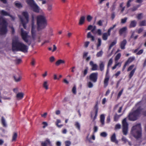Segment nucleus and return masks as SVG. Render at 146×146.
<instances>
[{
	"label": "nucleus",
	"mask_w": 146,
	"mask_h": 146,
	"mask_svg": "<svg viewBox=\"0 0 146 146\" xmlns=\"http://www.w3.org/2000/svg\"><path fill=\"white\" fill-rule=\"evenodd\" d=\"M36 22L38 31L44 29L47 25V20L46 18L43 15H40L37 16Z\"/></svg>",
	"instance_id": "nucleus-2"
},
{
	"label": "nucleus",
	"mask_w": 146,
	"mask_h": 146,
	"mask_svg": "<svg viewBox=\"0 0 146 146\" xmlns=\"http://www.w3.org/2000/svg\"><path fill=\"white\" fill-rule=\"evenodd\" d=\"M105 116L103 114H101L100 116V122L102 125H103L104 124Z\"/></svg>",
	"instance_id": "nucleus-28"
},
{
	"label": "nucleus",
	"mask_w": 146,
	"mask_h": 146,
	"mask_svg": "<svg viewBox=\"0 0 146 146\" xmlns=\"http://www.w3.org/2000/svg\"><path fill=\"white\" fill-rule=\"evenodd\" d=\"M98 73L97 72L91 73L89 76V80L94 83L97 81L98 78Z\"/></svg>",
	"instance_id": "nucleus-11"
},
{
	"label": "nucleus",
	"mask_w": 146,
	"mask_h": 146,
	"mask_svg": "<svg viewBox=\"0 0 146 146\" xmlns=\"http://www.w3.org/2000/svg\"><path fill=\"white\" fill-rule=\"evenodd\" d=\"M127 43V41L126 39H124L122 42H121L120 44V47L122 49H124L125 48V46Z\"/></svg>",
	"instance_id": "nucleus-17"
},
{
	"label": "nucleus",
	"mask_w": 146,
	"mask_h": 146,
	"mask_svg": "<svg viewBox=\"0 0 146 146\" xmlns=\"http://www.w3.org/2000/svg\"><path fill=\"white\" fill-rule=\"evenodd\" d=\"M143 52V49H141L139 50L137 53L136 54L138 55H139L141 54Z\"/></svg>",
	"instance_id": "nucleus-63"
},
{
	"label": "nucleus",
	"mask_w": 146,
	"mask_h": 146,
	"mask_svg": "<svg viewBox=\"0 0 146 146\" xmlns=\"http://www.w3.org/2000/svg\"><path fill=\"white\" fill-rule=\"evenodd\" d=\"M90 65L92 67L91 70L92 71L96 70H98V66L97 64H94L92 61L90 62Z\"/></svg>",
	"instance_id": "nucleus-13"
},
{
	"label": "nucleus",
	"mask_w": 146,
	"mask_h": 146,
	"mask_svg": "<svg viewBox=\"0 0 146 146\" xmlns=\"http://www.w3.org/2000/svg\"><path fill=\"white\" fill-rule=\"evenodd\" d=\"M49 60L50 62H52L54 61L55 58L54 56H52L50 58Z\"/></svg>",
	"instance_id": "nucleus-61"
},
{
	"label": "nucleus",
	"mask_w": 146,
	"mask_h": 146,
	"mask_svg": "<svg viewBox=\"0 0 146 146\" xmlns=\"http://www.w3.org/2000/svg\"><path fill=\"white\" fill-rule=\"evenodd\" d=\"M21 35L22 39L29 45H30L31 44V42H29L28 40V38L29 36L28 33L26 31H25L23 29H21Z\"/></svg>",
	"instance_id": "nucleus-7"
},
{
	"label": "nucleus",
	"mask_w": 146,
	"mask_h": 146,
	"mask_svg": "<svg viewBox=\"0 0 146 146\" xmlns=\"http://www.w3.org/2000/svg\"><path fill=\"white\" fill-rule=\"evenodd\" d=\"M146 21L143 20L141 21L140 23V26H145L146 25Z\"/></svg>",
	"instance_id": "nucleus-48"
},
{
	"label": "nucleus",
	"mask_w": 146,
	"mask_h": 146,
	"mask_svg": "<svg viewBox=\"0 0 146 146\" xmlns=\"http://www.w3.org/2000/svg\"><path fill=\"white\" fill-rule=\"evenodd\" d=\"M35 60L34 58H33L31 63V64L33 66H34L35 65Z\"/></svg>",
	"instance_id": "nucleus-58"
},
{
	"label": "nucleus",
	"mask_w": 146,
	"mask_h": 146,
	"mask_svg": "<svg viewBox=\"0 0 146 146\" xmlns=\"http://www.w3.org/2000/svg\"><path fill=\"white\" fill-rule=\"evenodd\" d=\"M87 20L88 22H90L92 19V17L90 15H88L87 17Z\"/></svg>",
	"instance_id": "nucleus-47"
},
{
	"label": "nucleus",
	"mask_w": 146,
	"mask_h": 146,
	"mask_svg": "<svg viewBox=\"0 0 146 146\" xmlns=\"http://www.w3.org/2000/svg\"><path fill=\"white\" fill-rule=\"evenodd\" d=\"M135 59V57L134 56L131 57L129 58L125 63L128 65L130 63L132 62Z\"/></svg>",
	"instance_id": "nucleus-19"
},
{
	"label": "nucleus",
	"mask_w": 146,
	"mask_h": 146,
	"mask_svg": "<svg viewBox=\"0 0 146 146\" xmlns=\"http://www.w3.org/2000/svg\"><path fill=\"white\" fill-rule=\"evenodd\" d=\"M122 115L121 114L119 115H118L117 113H116L114 117V121H117L119 117Z\"/></svg>",
	"instance_id": "nucleus-34"
},
{
	"label": "nucleus",
	"mask_w": 146,
	"mask_h": 146,
	"mask_svg": "<svg viewBox=\"0 0 146 146\" xmlns=\"http://www.w3.org/2000/svg\"><path fill=\"white\" fill-rule=\"evenodd\" d=\"M12 50L13 52L20 51L24 53L28 52V47L20 42L18 39L12 40Z\"/></svg>",
	"instance_id": "nucleus-1"
},
{
	"label": "nucleus",
	"mask_w": 146,
	"mask_h": 146,
	"mask_svg": "<svg viewBox=\"0 0 146 146\" xmlns=\"http://www.w3.org/2000/svg\"><path fill=\"white\" fill-rule=\"evenodd\" d=\"M32 17V24H31V33L33 39L35 40V39L36 34L35 30V27L34 26V16L33 14L31 16Z\"/></svg>",
	"instance_id": "nucleus-8"
},
{
	"label": "nucleus",
	"mask_w": 146,
	"mask_h": 146,
	"mask_svg": "<svg viewBox=\"0 0 146 146\" xmlns=\"http://www.w3.org/2000/svg\"><path fill=\"white\" fill-rule=\"evenodd\" d=\"M110 36L107 33H104L102 36L103 39L104 40H106L108 39V37Z\"/></svg>",
	"instance_id": "nucleus-33"
},
{
	"label": "nucleus",
	"mask_w": 146,
	"mask_h": 146,
	"mask_svg": "<svg viewBox=\"0 0 146 146\" xmlns=\"http://www.w3.org/2000/svg\"><path fill=\"white\" fill-rule=\"evenodd\" d=\"M112 62L113 60L112 58H111L109 60L108 62L107 66L108 68L109 66H110V65H111L112 64Z\"/></svg>",
	"instance_id": "nucleus-44"
},
{
	"label": "nucleus",
	"mask_w": 146,
	"mask_h": 146,
	"mask_svg": "<svg viewBox=\"0 0 146 146\" xmlns=\"http://www.w3.org/2000/svg\"><path fill=\"white\" fill-rule=\"evenodd\" d=\"M109 79L110 78L109 76H105L104 80V88L106 87L108 85Z\"/></svg>",
	"instance_id": "nucleus-18"
},
{
	"label": "nucleus",
	"mask_w": 146,
	"mask_h": 146,
	"mask_svg": "<svg viewBox=\"0 0 146 146\" xmlns=\"http://www.w3.org/2000/svg\"><path fill=\"white\" fill-rule=\"evenodd\" d=\"M42 86L45 90H47L48 89V85L47 81H44L42 84Z\"/></svg>",
	"instance_id": "nucleus-30"
},
{
	"label": "nucleus",
	"mask_w": 146,
	"mask_h": 146,
	"mask_svg": "<svg viewBox=\"0 0 146 146\" xmlns=\"http://www.w3.org/2000/svg\"><path fill=\"white\" fill-rule=\"evenodd\" d=\"M103 53V52L102 50H101L99 52H98L97 54H96V56L97 57H99L101 56L102 55Z\"/></svg>",
	"instance_id": "nucleus-43"
},
{
	"label": "nucleus",
	"mask_w": 146,
	"mask_h": 146,
	"mask_svg": "<svg viewBox=\"0 0 146 146\" xmlns=\"http://www.w3.org/2000/svg\"><path fill=\"white\" fill-rule=\"evenodd\" d=\"M88 67H85V69L82 71V76L85 77L88 74Z\"/></svg>",
	"instance_id": "nucleus-24"
},
{
	"label": "nucleus",
	"mask_w": 146,
	"mask_h": 146,
	"mask_svg": "<svg viewBox=\"0 0 146 146\" xmlns=\"http://www.w3.org/2000/svg\"><path fill=\"white\" fill-rule=\"evenodd\" d=\"M23 16L25 17L26 20V21H24L22 17L20 18V20L23 24V26L25 29L26 28V25L28 23L29 21V16L28 13L26 11L23 12L22 13Z\"/></svg>",
	"instance_id": "nucleus-6"
},
{
	"label": "nucleus",
	"mask_w": 146,
	"mask_h": 146,
	"mask_svg": "<svg viewBox=\"0 0 146 146\" xmlns=\"http://www.w3.org/2000/svg\"><path fill=\"white\" fill-rule=\"evenodd\" d=\"M123 91V89H122L121 90H120L117 96V98H120L122 94V92Z\"/></svg>",
	"instance_id": "nucleus-56"
},
{
	"label": "nucleus",
	"mask_w": 146,
	"mask_h": 146,
	"mask_svg": "<svg viewBox=\"0 0 146 146\" xmlns=\"http://www.w3.org/2000/svg\"><path fill=\"white\" fill-rule=\"evenodd\" d=\"M72 91L74 94H76V88L75 86H74L72 88Z\"/></svg>",
	"instance_id": "nucleus-53"
},
{
	"label": "nucleus",
	"mask_w": 146,
	"mask_h": 146,
	"mask_svg": "<svg viewBox=\"0 0 146 146\" xmlns=\"http://www.w3.org/2000/svg\"><path fill=\"white\" fill-rule=\"evenodd\" d=\"M137 25V22L135 20H133L131 21L129 25V27L132 28L135 27Z\"/></svg>",
	"instance_id": "nucleus-27"
},
{
	"label": "nucleus",
	"mask_w": 146,
	"mask_h": 146,
	"mask_svg": "<svg viewBox=\"0 0 146 146\" xmlns=\"http://www.w3.org/2000/svg\"><path fill=\"white\" fill-rule=\"evenodd\" d=\"M134 66V64H132L129 66L127 69V72H129L131 70L129 75V79H131L132 78L136 70V68L132 69Z\"/></svg>",
	"instance_id": "nucleus-12"
},
{
	"label": "nucleus",
	"mask_w": 146,
	"mask_h": 146,
	"mask_svg": "<svg viewBox=\"0 0 146 146\" xmlns=\"http://www.w3.org/2000/svg\"><path fill=\"white\" fill-rule=\"evenodd\" d=\"M131 134L136 139H138L142 136V130L140 123H138L133 126L131 129Z\"/></svg>",
	"instance_id": "nucleus-3"
},
{
	"label": "nucleus",
	"mask_w": 146,
	"mask_h": 146,
	"mask_svg": "<svg viewBox=\"0 0 146 146\" xmlns=\"http://www.w3.org/2000/svg\"><path fill=\"white\" fill-rule=\"evenodd\" d=\"M52 5L51 4H48L47 6V9L48 11H50L52 9Z\"/></svg>",
	"instance_id": "nucleus-50"
},
{
	"label": "nucleus",
	"mask_w": 146,
	"mask_h": 146,
	"mask_svg": "<svg viewBox=\"0 0 146 146\" xmlns=\"http://www.w3.org/2000/svg\"><path fill=\"white\" fill-rule=\"evenodd\" d=\"M111 141L112 142L115 143L116 144L118 143V141L116 139L115 133H113L111 136Z\"/></svg>",
	"instance_id": "nucleus-16"
},
{
	"label": "nucleus",
	"mask_w": 146,
	"mask_h": 146,
	"mask_svg": "<svg viewBox=\"0 0 146 146\" xmlns=\"http://www.w3.org/2000/svg\"><path fill=\"white\" fill-rule=\"evenodd\" d=\"M48 145H51V143L49 139L48 138L46 139L44 141L42 142L41 143V146H47Z\"/></svg>",
	"instance_id": "nucleus-15"
},
{
	"label": "nucleus",
	"mask_w": 146,
	"mask_h": 146,
	"mask_svg": "<svg viewBox=\"0 0 146 146\" xmlns=\"http://www.w3.org/2000/svg\"><path fill=\"white\" fill-rule=\"evenodd\" d=\"M1 122L2 125L4 127H6L7 126L5 120L3 116L1 117Z\"/></svg>",
	"instance_id": "nucleus-38"
},
{
	"label": "nucleus",
	"mask_w": 146,
	"mask_h": 146,
	"mask_svg": "<svg viewBox=\"0 0 146 146\" xmlns=\"http://www.w3.org/2000/svg\"><path fill=\"white\" fill-rule=\"evenodd\" d=\"M85 17L84 16H82L80 18L78 24L79 25H83L85 21Z\"/></svg>",
	"instance_id": "nucleus-23"
},
{
	"label": "nucleus",
	"mask_w": 146,
	"mask_h": 146,
	"mask_svg": "<svg viewBox=\"0 0 146 146\" xmlns=\"http://www.w3.org/2000/svg\"><path fill=\"white\" fill-rule=\"evenodd\" d=\"M141 110V106H139L135 110L130 113L128 116L129 120L132 121L137 120L140 116Z\"/></svg>",
	"instance_id": "nucleus-5"
},
{
	"label": "nucleus",
	"mask_w": 146,
	"mask_h": 146,
	"mask_svg": "<svg viewBox=\"0 0 146 146\" xmlns=\"http://www.w3.org/2000/svg\"><path fill=\"white\" fill-rule=\"evenodd\" d=\"M102 41L101 39L98 38V43L97 44V48L98 49L101 45Z\"/></svg>",
	"instance_id": "nucleus-40"
},
{
	"label": "nucleus",
	"mask_w": 146,
	"mask_h": 146,
	"mask_svg": "<svg viewBox=\"0 0 146 146\" xmlns=\"http://www.w3.org/2000/svg\"><path fill=\"white\" fill-rule=\"evenodd\" d=\"M8 23L3 17L0 16V35H3L7 32Z\"/></svg>",
	"instance_id": "nucleus-4"
},
{
	"label": "nucleus",
	"mask_w": 146,
	"mask_h": 146,
	"mask_svg": "<svg viewBox=\"0 0 146 146\" xmlns=\"http://www.w3.org/2000/svg\"><path fill=\"white\" fill-rule=\"evenodd\" d=\"M14 77L15 81L16 82H18L19 81L21 80V76H19L18 78H17L15 76H14Z\"/></svg>",
	"instance_id": "nucleus-57"
},
{
	"label": "nucleus",
	"mask_w": 146,
	"mask_h": 146,
	"mask_svg": "<svg viewBox=\"0 0 146 146\" xmlns=\"http://www.w3.org/2000/svg\"><path fill=\"white\" fill-rule=\"evenodd\" d=\"M32 8L33 11L36 13H39V9L38 7L35 4L34 5V6L31 7Z\"/></svg>",
	"instance_id": "nucleus-20"
},
{
	"label": "nucleus",
	"mask_w": 146,
	"mask_h": 146,
	"mask_svg": "<svg viewBox=\"0 0 146 146\" xmlns=\"http://www.w3.org/2000/svg\"><path fill=\"white\" fill-rule=\"evenodd\" d=\"M65 63L64 60L61 59L58 60L55 63V65L56 66H59L61 64H64Z\"/></svg>",
	"instance_id": "nucleus-26"
},
{
	"label": "nucleus",
	"mask_w": 146,
	"mask_h": 146,
	"mask_svg": "<svg viewBox=\"0 0 146 146\" xmlns=\"http://www.w3.org/2000/svg\"><path fill=\"white\" fill-rule=\"evenodd\" d=\"M16 97L18 100H20L24 97V94L22 92L19 93L17 94Z\"/></svg>",
	"instance_id": "nucleus-21"
},
{
	"label": "nucleus",
	"mask_w": 146,
	"mask_h": 146,
	"mask_svg": "<svg viewBox=\"0 0 146 146\" xmlns=\"http://www.w3.org/2000/svg\"><path fill=\"white\" fill-rule=\"evenodd\" d=\"M17 137V133H14L13 136L12 141H15Z\"/></svg>",
	"instance_id": "nucleus-39"
},
{
	"label": "nucleus",
	"mask_w": 146,
	"mask_h": 146,
	"mask_svg": "<svg viewBox=\"0 0 146 146\" xmlns=\"http://www.w3.org/2000/svg\"><path fill=\"white\" fill-rule=\"evenodd\" d=\"M87 85L88 87L90 88H92L93 86V84L90 81L88 83Z\"/></svg>",
	"instance_id": "nucleus-51"
},
{
	"label": "nucleus",
	"mask_w": 146,
	"mask_h": 146,
	"mask_svg": "<svg viewBox=\"0 0 146 146\" xmlns=\"http://www.w3.org/2000/svg\"><path fill=\"white\" fill-rule=\"evenodd\" d=\"M100 70L102 72L104 71V63L102 61H100L99 64Z\"/></svg>",
	"instance_id": "nucleus-25"
},
{
	"label": "nucleus",
	"mask_w": 146,
	"mask_h": 146,
	"mask_svg": "<svg viewBox=\"0 0 146 146\" xmlns=\"http://www.w3.org/2000/svg\"><path fill=\"white\" fill-rule=\"evenodd\" d=\"M100 135L102 137H106L107 136V134L106 132H102L100 133Z\"/></svg>",
	"instance_id": "nucleus-55"
},
{
	"label": "nucleus",
	"mask_w": 146,
	"mask_h": 146,
	"mask_svg": "<svg viewBox=\"0 0 146 146\" xmlns=\"http://www.w3.org/2000/svg\"><path fill=\"white\" fill-rule=\"evenodd\" d=\"M21 60L20 59H17L15 60V63L16 64H19L21 62Z\"/></svg>",
	"instance_id": "nucleus-60"
},
{
	"label": "nucleus",
	"mask_w": 146,
	"mask_h": 146,
	"mask_svg": "<svg viewBox=\"0 0 146 146\" xmlns=\"http://www.w3.org/2000/svg\"><path fill=\"white\" fill-rule=\"evenodd\" d=\"M94 34H97L99 36H101L102 34V31L100 29H98L96 31H95Z\"/></svg>",
	"instance_id": "nucleus-37"
},
{
	"label": "nucleus",
	"mask_w": 146,
	"mask_h": 146,
	"mask_svg": "<svg viewBox=\"0 0 146 146\" xmlns=\"http://www.w3.org/2000/svg\"><path fill=\"white\" fill-rule=\"evenodd\" d=\"M90 44V42L89 41H86L84 43V46L86 48Z\"/></svg>",
	"instance_id": "nucleus-64"
},
{
	"label": "nucleus",
	"mask_w": 146,
	"mask_h": 146,
	"mask_svg": "<svg viewBox=\"0 0 146 146\" xmlns=\"http://www.w3.org/2000/svg\"><path fill=\"white\" fill-rule=\"evenodd\" d=\"M87 37L88 38H91V40L92 41H93L94 40V37L92 35L91 33L90 32H88V33Z\"/></svg>",
	"instance_id": "nucleus-32"
},
{
	"label": "nucleus",
	"mask_w": 146,
	"mask_h": 146,
	"mask_svg": "<svg viewBox=\"0 0 146 146\" xmlns=\"http://www.w3.org/2000/svg\"><path fill=\"white\" fill-rule=\"evenodd\" d=\"M133 1V0H128L127 2L126 5L127 8H129L130 6L131 5L130 4V3Z\"/></svg>",
	"instance_id": "nucleus-52"
},
{
	"label": "nucleus",
	"mask_w": 146,
	"mask_h": 146,
	"mask_svg": "<svg viewBox=\"0 0 146 146\" xmlns=\"http://www.w3.org/2000/svg\"><path fill=\"white\" fill-rule=\"evenodd\" d=\"M143 30V28H140L137 31V32L138 34H140L142 32Z\"/></svg>",
	"instance_id": "nucleus-62"
},
{
	"label": "nucleus",
	"mask_w": 146,
	"mask_h": 146,
	"mask_svg": "<svg viewBox=\"0 0 146 146\" xmlns=\"http://www.w3.org/2000/svg\"><path fill=\"white\" fill-rule=\"evenodd\" d=\"M75 126L80 131V124L78 122H75Z\"/></svg>",
	"instance_id": "nucleus-41"
},
{
	"label": "nucleus",
	"mask_w": 146,
	"mask_h": 146,
	"mask_svg": "<svg viewBox=\"0 0 146 146\" xmlns=\"http://www.w3.org/2000/svg\"><path fill=\"white\" fill-rule=\"evenodd\" d=\"M116 26V24H115L112 27H110L108 29L107 33L108 35L110 36L111 35V30H113Z\"/></svg>",
	"instance_id": "nucleus-31"
},
{
	"label": "nucleus",
	"mask_w": 146,
	"mask_h": 146,
	"mask_svg": "<svg viewBox=\"0 0 146 146\" xmlns=\"http://www.w3.org/2000/svg\"><path fill=\"white\" fill-rule=\"evenodd\" d=\"M15 6L18 8H21L22 7V4L20 3H19L18 1H15L14 3Z\"/></svg>",
	"instance_id": "nucleus-35"
},
{
	"label": "nucleus",
	"mask_w": 146,
	"mask_h": 146,
	"mask_svg": "<svg viewBox=\"0 0 146 146\" xmlns=\"http://www.w3.org/2000/svg\"><path fill=\"white\" fill-rule=\"evenodd\" d=\"M60 122H61V121L60 119H57L56 123V125L58 127H59V128H60L63 126L62 125H58V123Z\"/></svg>",
	"instance_id": "nucleus-42"
},
{
	"label": "nucleus",
	"mask_w": 146,
	"mask_h": 146,
	"mask_svg": "<svg viewBox=\"0 0 146 146\" xmlns=\"http://www.w3.org/2000/svg\"><path fill=\"white\" fill-rule=\"evenodd\" d=\"M142 17V13H140L138 14L137 18L138 19H141Z\"/></svg>",
	"instance_id": "nucleus-59"
},
{
	"label": "nucleus",
	"mask_w": 146,
	"mask_h": 146,
	"mask_svg": "<svg viewBox=\"0 0 146 146\" xmlns=\"http://www.w3.org/2000/svg\"><path fill=\"white\" fill-rule=\"evenodd\" d=\"M27 3L31 7L34 6L35 4L34 0H27Z\"/></svg>",
	"instance_id": "nucleus-29"
},
{
	"label": "nucleus",
	"mask_w": 146,
	"mask_h": 146,
	"mask_svg": "<svg viewBox=\"0 0 146 146\" xmlns=\"http://www.w3.org/2000/svg\"><path fill=\"white\" fill-rule=\"evenodd\" d=\"M0 14L3 16H9L11 18H13V17L10 13L3 10L0 11Z\"/></svg>",
	"instance_id": "nucleus-14"
},
{
	"label": "nucleus",
	"mask_w": 146,
	"mask_h": 146,
	"mask_svg": "<svg viewBox=\"0 0 146 146\" xmlns=\"http://www.w3.org/2000/svg\"><path fill=\"white\" fill-rule=\"evenodd\" d=\"M94 112L92 111L91 112V117L92 118L94 115L95 114V115L93 118V121L95 120L97 116L98 115V102H96V104L94 107Z\"/></svg>",
	"instance_id": "nucleus-10"
},
{
	"label": "nucleus",
	"mask_w": 146,
	"mask_h": 146,
	"mask_svg": "<svg viewBox=\"0 0 146 146\" xmlns=\"http://www.w3.org/2000/svg\"><path fill=\"white\" fill-rule=\"evenodd\" d=\"M121 56V54L120 53L118 54L115 56V60H118Z\"/></svg>",
	"instance_id": "nucleus-45"
},
{
	"label": "nucleus",
	"mask_w": 146,
	"mask_h": 146,
	"mask_svg": "<svg viewBox=\"0 0 146 146\" xmlns=\"http://www.w3.org/2000/svg\"><path fill=\"white\" fill-rule=\"evenodd\" d=\"M103 20H100L97 22V24L99 26H102L103 25Z\"/></svg>",
	"instance_id": "nucleus-49"
},
{
	"label": "nucleus",
	"mask_w": 146,
	"mask_h": 146,
	"mask_svg": "<svg viewBox=\"0 0 146 146\" xmlns=\"http://www.w3.org/2000/svg\"><path fill=\"white\" fill-rule=\"evenodd\" d=\"M65 143L66 146H70L71 144V142L69 141H65Z\"/></svg>",
	"instance_id": "nucleus-54"
},
{
	"label": "nucleus",
	"mask_w": 146,
	"mask_h": 146,
	"mask_svg": "<svg viewBox=\"0 0 146 146\" xmlns=\"http://www.w3.org/2000/svg\"><path fill=\"white\" fill-rule=\"evenodd\" d=\"M122 132L124 135L127 134L128 130V124L126 121V118L124 119L122 122Z\"/></svg>",
	"instance_id": "nucleus-9"
},
{
	"label": "nucleus",
	"mask_w": 146,
	"mask_h": 146,
	"mask_svg": "<svg viewBox=\"0 0 146 146\" xmlns=\"http://www.w3.org/2000/svg\"><path fill=\"white\" fill-rule=\"evenodd\" d=\"M127 30L126 27H123L120 29L119 31V33L120 35H121L123 33H125Z\"/></svg>",
	"instance_id": "nucleus-22"
},
{
	"label": "nucleus",
	"mask_w": 146,
	"mask_h": 146,
	"mask_svg": "<svg viewBox=\"0 0 146 146\" xmlns=\"http://www.w3.org/2000/svg\"><path fill=\"white\" fill-rule=\"evenodd\" d=\"M117 40H115L113 41L112 42L110 45L108 49L109 50L111 49L112 46L115 45L117 43Z\"/></svg>",
	"instance_id": "nucleus-36"
},
{
	"label": "nucleus",
	"mask_w": 146,
	"mask_h": 146,
	"mask_svg": "<svg viewBox=\"0 0 146 146\" xmlns=\"http://www.w3.org/2000/svg\"><path fill=\"white\" fill-rule=\"evenodd\" d=\"M127 19V18L126 17H125L123 19H122L121 20V23L122 24H124L125 23Z\"/></svg>",
	"instance_id": "nucleus-46"
}]
</instances>
